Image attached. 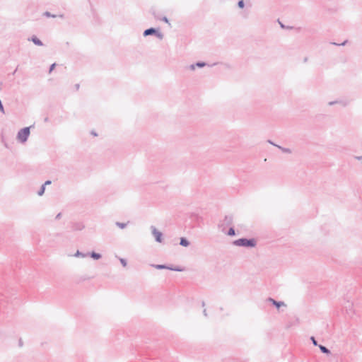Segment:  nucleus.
Returning a JSON list of instances; mask_svg holds the SVG:
<instances>
[{"label": "nucleus", "mask_w": 362, "mask_h": 362, "mask_svg": "<svg viewBox=\"0 0 362 362\" xmlns=\"http://www.w3.org/2000/svg\"><path fill=\"white\" fill-rule=\"evenodd\" d=\"M82 228H83V226H82L81 227H78V228H76V229L81 230Z\"/></svg>", "instance_id": "19"}, {"label": "nucleus", "mask_w": 362, "mask_h": 362, "mask_svg": "<svg viewBox=\"0 0 362 362\" xmlns=\"http://www.w3.org/2000/svg\"><path fill=\"white\" fill-rule=\"evenodd\" d=\"M50 183H51L50 181H47V182H45V185H49Z\"/></svg>", "instance_id": "18"}, {"label": "nucleus", "mask_w": 362, "mask_h": 362, "mask_svg": "<svg viewBox=\"0 0 362 362\" xmlns=\"http://www.w3.org/2000/svg\"><path fill=\"white\" fill-rule=\"evenodd\" d=\"M32 41L37 45H39V46H41L42 45V42L38 39L36 37H33L32 38Z\"/></svg>", "instance_id": "7"}, {"label": "nucleus", "mask_w": 362, "mask_h": 362, "mask_svg": "<svg viewBox=\"0 0 362 362\" xmlns=\"http://www.w3.org/2000/svg\"><path fill=\"white\" fill-rule=\"evenodd\" d=\"M156 267L157 269H171V270H176V271H182V269H173V268H170V267H166L163 265H156Z\"/></svg>", "instance_id": "6"}, {"label": "nucleus", "mask_w": 362, "mask_h": 362, "mask_svg": "<svg viewBox=\"0 0 362 362\" xmlns=\"http://www.w3.org/2000/svg\"><path fill=\"white\" fill-rule=\"evenodd\" d=\"M30 135V128L25 127L22 129L18 134V139L22 142H25Z\"/></svg>", "instance_id": "2"}, {"label": "nucleus", "mask_w": 362, "mask_h": 362, "mask_svg": "<svg viewBox=\"0 0 362 362\" xmlns=\"http://www.w3.org/2000/svg\"><path fill=\"white\" fill-rule=\"evenodd\" d=\"M238 6H239L240 8H243V6H244L243 1H240L238 2Z\"/></svg>", "instance_id": "14"}, {"label": "nucleus", "mask_w": 362, "mask_h": 362, "mask_svg": "<svg viewBox=\"0 0 362 362\" xmlns=\"http://www.w3.org/2000/svg\"><path fill=\"white\" fill-rule=\"evenodd\" d=\"M152 34H156V35L160 38L163 37V35L160 33H158L154 28L147 29L144 33V36H147Z\"/></svg>", "instance_id": "3"}, {"label": "nucleus", "mask_w": 362, "mask_h": 362, "mask_svg": "<svg viewBox=\"0 0 362 362\" xmlns=\"http://www.w3.org/2000/svg\"><path fill=\"white\" fill-rule=\"evenodd\" d=\"M180 245L187 247L189 245V242L185 238H182L180 240Z\"/></svg>", "instance_id": "8"}, {"label": "nucleus", "mask_w": 362, "mask_h": 362, "mask_svg": "<svg viewBox=\"0 0 362 362\" xmlns=\"http://www.w3.org/2000/svg\"><path fill=\"white\" fill-rule=\"evenodd\" d=\"M360 159H362V156L361 157H358Z\"/></svg>", "instance_id": "20"}, {"label": "nucleus", "mask_w": 362, "mask_h": 362, "mask_svg": "<svg viewBox=\"0 0 362 362\" xmlns=\"http://www.w3.org/2000/svg\"><path fill=\"white\" fill-rule=\"evenodd\" d=\"M270 302H272L274 305H276L277 308H279L281 305H284V303L282 302H277L274 300L272 298H269V300Z\"/></svg>", "instance_id": "5"}, {"label": "nucleus", "mask_w": 362, "mask_h": 362, "mask_svg": "<svg viewBox=\"0 0 362 362\" xmlns=\"http://www.w3.org/2000/svg\"><path fill=\"white\" fill-rule=\"evenodd\" d=\"M320 348L324 353H329V351L326 347L320 346Z\"/></svg>", "instance_id": "11"}, {"label": "nucleus", "mask_w": 362, "mask_h": 362, "mask_svg": "<svg viewBox=\"0 0 362 362\" xmlns=\"http://www.w3.org/2000/svg\"><path fill=\"white\" fill-rule=\"evenodd\" d=\"M228 235H235V230L233 228H230L229 231H228Z\"/></svg>", "instance_id": "12"}, {"label": "nucleus", "mask_w": 362, "mask_h": 362, "mask_svg": "<svg viewBox=\"0 0 362 362\" xmlns=\"http://www.w3.org/2000/svg\"><path fill=\"white\" fill-rule=\"evenodd\" d=\"M121 262L124 266H126V262L123 259H121Z\"/></svg>", "instance_id": "17"}, {"label": "nucleus", "mask_w": 362, "mask_h": 362, "mask_svg": "<svg viewBox=\"0 0 362 362\" xmlns=\"http://www.w3.org/2000/svg\"><path fill=\"white\" fill-rule=\"evenodd\" d=\"M44 192H45V187H44V186H42L41 189H40V192H38V194L41 196V195H42V194H43Z\"/></svg>", "instance_id": "13"}, {"label": "nucleus", "mask_w": 362, "mask_h": 362, "mask_svg": "<svg viewBox=\"0 0 362 362\" xmlns=\"http://www.w3.org/2000/svg\"><path fill=\"white\" fill-rule=\"evenodd\" d=\"M312 340H313V344H314L315 345H316V344H317V342H316V341L315 340L314 337H312Z\"/></svg>", "instance_id": "16"}, {"label": "nucleus", "mask_w": 362, "mask_h": 362, "mask_svg": "<svg viewBox=\"0 0 362 362\" xmlns=\"http://www.w3.org/2000/svg\"><path fill=\"white\" fill-rule=\"evenodd\" d=\"M55 65H56L55 64H53L51 65L50 69H49V72H52L53 71V69L55 67Z\"/></svg>", "instance_id": "15"}, {"label": "nucleus", "mask_w": 362, "mask_h": 362, "mask_svg": "<svg viewBox=\"0 0 362 362\" xmlns=\"http://www.w3.org/2000/svg\"><path fill=\"white\" fill-rule=\"evenodd\" d=\"M234 244L238 246L255 247L256 245V241L254 239L247 240L245 238H240L235 240Z\"/></svg>", "instance_id": "1"}, {"label": "nucleus", "mask_w": 362, "mask_h": 362, "mask_svg": "<svg viewBox=\"0 0 362 362\" xmlns=\"http://www.w3.org/2000/svg\"><path fill=\"white\" fill-rule=\"evenodd\" d=\"M92 257H93L94 259H99L100 257V255L99 254H96L95 252H93L92 255H91Z\"/></svg>", "instance_id": "10"}, {"label": "nucleus", "mask_w": 362, "mask_h": 362, "mask_svg": "<svg viewBox=\"0 0 362 362\" xmlns=\"http://www.w3.org/2000/svg\"><path fill=\"white\" fill-rule=\"evenodd\" d=\"M153 234L156 238V240L158 241V242H161V238H162V233L158 231V230H156V228H154L153 230Z\"/></svg>", "instance_id": "4"}, {"label": "nucleus", "mask_w": 362, "mask_h": 362, "mask_svg": "<svg viewBox=\"0 0 362 362\" xmlns=\"http://www.w3.org/2000/svg\"><path fill=\"white\" fill-rule=\"evenodd\" d=\"M204 65H205V64H204V63H197V64H196V66H199V67H202V66H204ZM191 69H192V70H194V69H195V65H194V64H193V65H192V66H191Z\"/></svg>", "instance_id": "9"}]
</instances>
